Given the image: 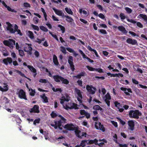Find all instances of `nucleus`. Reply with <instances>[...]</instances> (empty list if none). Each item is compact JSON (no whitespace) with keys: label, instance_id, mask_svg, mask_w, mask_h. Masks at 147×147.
<instances>
[{"label":"nucleus","instance_id":"nucleus-1","mask_svg":"<svg viewBox=\"0 0 147 147\" xmlns=\"http://www.w3.org/2000/svg\"><path fill=\"white\" fill-rule=\"evenodd\" d=\"M6 24L7 25L6 27L7 30L9 31L11 34H14L17 32V34H19L22 36V34L20 30L18 29V26L16 24H15L13 28L12 24L9 22H6Z\"/></svg>","mask_w":147,"mask_h":147},{"label":"nucleus","instance_id":"nucleus-2","mask_svg":"<svg viewBox=\"0 0 147 147\" xmlns=\"http://www.w3.org/2000/svg\"><path fill=\"white\" fill-rule=\"evenodd\" d=\"M61 120H59L58 121H55L54 122V124H51V125L55 129H57L58 127L59 129H62V128L60 127L61 126L62 123L65 122L66 119L63 116L61 118Z\"/></svg>","mask_w":147,"mask_h":147},{"label":"nucleus","instance_id":"nucleus-3","mask_svg":"<svg viewBox=\"0 0 147 147\" xmlns=\"http://www.w3.org/2000/svg\"><path fill=\"white\" fill-rule=\"evenodd\" d=\"M141 115V113L138 110H131L129 111V115L130 117L136 119H139V116Z\"/></svg>","mask_w":147,"mask_h":147},{"label":"nucleus","instance_id":"nucleus-4","mask_svg":"<svg viewBox=\"0 0 147 147\" xmlns=\"http://www.w3.org/2000/svg\"><path fill=\"white\" fill-rule=\"evenodd\" d=\"M77 106L76 104L70 102L66 103L65 104V105L63 106V108L67 110L68 109H78Z\"/></svg>","mask_w":147,"mask_h":147},{"label":"nucleus","instance_id":"nucleus-5","mask_svg":"<svg viewBox=\"0 0 147 147\" xmlns=\"http://www.w3.org/2000/svg\"><path fill=\"white\" fill-rule=\"evenodd\" d=\"M16 94L18 95V97L20 98L23 99L25 100H27L26 93L23 90L20 89L18 92L16 93Z\"/></svg>","mask_w":147,"mask_h":147},{"label":"nucleus","instance_id":"nucleus-6","mask_svg":"<svg viewBox=\"0 0 147 147\" xmlns=\"http://www.w3.org/2000/svg\"><path fill=\"white\" fill-rule=\"evenodd\" d=\"M95 127L97 129L101 130L103 132L105 131V128L100 122L98 123L95 122Z\"/></svg>","mask_w":147,"mask_h":147},{"label":"nucleus","instance_id":"nucleus-7","mask_svg":"<svg viewBox=\"0 0 147 147\" xmlns=\"http://www.w3.org/2000/svg\"><path fill=\"white\" fill-rule=\"evenodd\" d=\"M68 62L70 65V68L71 71H74L75 69L74 68V65L73 62V57L72 56H69V59L68 60Z\"/></svg>","mask_w":147,"mask_h":147},{"label":"nucleus","instance_id":"nucleus-8","mask_svg":"<svg viewBox=\"0 0 147 147\" xmlns=\"http://www.w3.org/2000/svg\"><path fill=\"white\" fill-rule=\"evenodd\" d=\"M86 89L90 94H93L95 93V90H96V88L92 86L87 85Z\"/></svg>","mask_w":147,"mask_h":147},{"label":"nucleus","instance_id":"nucleus-9","mask_svg":"<svg viewBox=\"0 0 147 147\" xmlns=\"http://www.w3.org/2000/svg\"><path fill=\"white\" fill-rule=\"evenodd\" d=\"M39 109V107L38 105H35L32 108L29 110V111L31 113H39L40 112Z\"/></svg>","mask_w":147,"mask_h":147},{"label":"nucleus","instance_id":"nucleus-10","mask_svg":"<svg viewBox=\"0 0 147 147\" xmlns=\"http://www.w3.org/2000/svg\"><path fill=\"white\" fill-rule=\"evenodd\" d=\"M128 125L129 126L128 129L132 131H133L134 128L135 123L133 120H129L128 121Z\"/></svg>","mask_w":147,"mask_h":147},{"label":"nucleus","instance_id":"nucleus-11","mask_svg":"<svg viewBox=\"0 0 147 147\" xmlns=\"http://www.w3.org/2000/svg\"><path fill=\"white\" fill-rule=\"evenodd\" d=\"M114 103L115 107L117 108L120 112H122L123 111L124 109L123 108L121 104L117 101L115 102Z\"/></svg>","mask_w":147,"mask_h":147},{"label":"nucleus","instance_id":"nucleus-12","mask_svg":"<svg viewBox=\"0 0 147 147\" xmlns=\"http://www.w3.org/2000/svg\"><path fill=\"white\" fill-rule=\"evenodd\" d=\"M28 50H26V48H24V50L25 52L27 53L28 54L31 55L32 54V48L31 47L32 45L31 44H28Z\"/></svg>","mask_w":147,"mask_h":147},{"label":"nucleus","instance_id":"nucleus-13","mask_svg":"<svg viewBox=\"0 0 147 147\" xmlns=\"http://www.w3.org/2000/svg\"><path fill=\"white\" fill-rule=\"evenodd\" d=\"M3 62L5 65H7L8 63L10 64L12 63V60L11 57H7L6 58L4 59L3 60Z\"/></svg>","mask_w":147,"mask_h":147},{"label":"nucleus","instance_id":"nucleus-14","mask_svg":"<svg viewBox=\"0 0 147 147\" xmlns=\"http://www.w3.org/2000/svg\"><path fill=\"white\" fill-rule=\"evenodd\" d=\"M64 127L68 130L73 131L74 129V125L72 124H67L65 125Z\"/></svg>","mask_w":147,"mask_h":147},{"label":"nucleus","instance_id":"nucleus-15","mask_svg":"<svg viewBox=\"0 0 147 147\" xmlns=\"http://www.w3.org/2000/svg\"><path fill=\"white\" fill-rule=\"evenodd\" d=\"M53 9L57 15L64 18L65 14L61 10L56 9L55 8H53Z\"/></svg>","mask_w":147,"mask_h":147},{"label":"nucleus","instance_id":"nucleus-16","mask_svg":"<svg viewBox=\"0 0 147 147\" xmlns=\"http://www.w3.org/2000/svg\"><path fill=\"white\" fill-rule=\"evenodd\" d=\"M126 42L129 44L132 45H135L137 44V41L135 39H132L131 38H128L126 40Z\"/></svg>","mask_w":147,"mask_h":147},{"label":"nucleus","instance_id":"nucleus-17","mask_svg":"<svg viewBox=\"0 0 147 147\" xmlns=\"http://www.w3.org/2000/svg\"><path fill=\"white\" fill-rule=\"evenodd\" d=\"M1 105H6V104L9 102V100L6 97H2L1 99Z\"/></svg>","mask_w":147,"mask_h":147},{"label":"nucleus","instance_id":"nucleus-18","mask_svg":"<svg viewBox=\"0 0 147 147\" xmlns=\"http://www.w3.org/2000/svg\"><path fill=\"white\" fill-rule=\"evenodd\" d=\"M117 28L120 31H121L123 34H126L127 33V31L123 26H120L118 27Z\"/></svg>","mask_w":147,"mask_h":147},{"label":"nucleus","instance_id":"nucleus-19","mask_svg":"<svg viewBox=\"0 0 147 147\" xmlns=\"http://www.w3.org/2000/svg\"><path fill=\"white\" fill-rule=\"evenodd\" d=\"M61 77L58 75H56L53 76V78L55 82H60Z\"/></svg>","mask_w":147,"mask_h":147},{"label":"nucleus","instance_id":"nucleus-20","mask_svg":"<svg viewBox=\"0 0 147 147\" xmlns=\"http://www.w3.org/2000/svg\"><path fill=\"white\" fill-rule=\"evenodd\" d=\"M53 62L55 65L58 66L59 65L57 57L55 55H53Z\"/></svg>","mask_w":147,"mask_h":147},{"label":"nucleus","instance_id":"nucleus-21","mask_svg":"<svg viewBox=\"0 0 147 147\" xmlns=\"http://www.w3.org/2000/svg\"><path fill=\"white\" fill-rule=\"evenodd\" d=\"M138 18H142L147 23V16L146 15L140 14L138 16Z\"/></svg>","mask_w":147,"mask_h":147},{"label":"nucleus","instance_id":"nucleus-22","mask_svg":"<svg viewBox=\"0 0 147 147\" xmlns=\"http://www.w3.org/2000/svg\"><path fill=\"white\" fill-rule=\"evenodd\" d=\"M40 96L43 99L42 101L43 102L46 103L49 102L48 98L47 96H46L45 93L43 94L42 95H40Z\"/></svg>","mask_w":147,"mask_h":147},{"label":"nucleus","instance_id":"nucleus-23","mask_svg":"<svg viewBox=\"0 0 147 147\" xmlns=\"http://www.w3.org/2000/svg\"><path fill=\"white\" fill-rule=\"evenodd\" d=\"M60 81L62 82V84L66 85L68 84L69 83V81L67 79L65 78L62 77H61L60 79Z\"/></svg>","mask_w":147,"mask_h":147},{"label":"nucleus","instance_id":"nucleus-24","mask_svg":"<svg viewBox=\"0 0 147 147\" xmlns=\"http://www.w3.org/2000/svg\"><path fill=\"white\" fill-rule=\"evenodd\" d=\"M75 92L77 94L79 97H80L81 99L82 98V96L80 90L78 89L77 88H76L75 89Z\"/></svg>","mask_w":147,"mask_h":147},{"label":"nucleus","instance_id":"nucleus-25","mask_svg":"<svg viewBox=\"0 0 147 147\" xmlns=\"http://www.w3.org/2000/svg\"><path fill=\"white\" fill-rule=\"evenodd\" d=\"M28 36L31 39H33L34 38V34L33 32L30 31H28L27 33Z\"/></svg>","mask_w":147,"mask_h":147},{"label":"nucleus","instance_id":"nucleus-26","mask_svg":"<svg viewBox=\"0 0 147 147\" xmlns=\"http://www.w3.org/2000/svg\"><path fill=\"white\" fill-rule=\"evenodd\" d=\"M9 47L11 48L13 47V45L15 44V41L12 39H10L9 40Z\"/></svg>","mask_w":147,"mask_h":147},{"label":"nucleus","instance_id":"nucleus-27","mask_svg":"<svg viewBox=\"0 0 147 147\" xmlns=\"http://www.w3.org/2000/svg\"><path fill=\"white\" fill-rule=\"evenodd\" d=\"M64 17H65L66 18L65 20L67 22H71L72 21H74L73 18L68 16L65 15Z\"/></svg>","mask_w":147,"mask_h":147},{"label":"nucleus","instance_id":"nucleus-28","mask_svg":"<svg viewBox=\"0 0 147 147\" xmlns=\"http://www.w3.org/2000/svg\"><path fill=\"white\" fill-rule=\"evenodd\" d=\"M93 109L96 111L100 110L102 111L103 110L102 108H101L99 105H96L93 107Z\"/></svg>","mask_w":147,"mask_h":147},{"label":"nucleus","instance_id":"nucleus-29","mask_svg":"<svg viewBox=\"0 0 147 147\" xmlns=\"http://www.w3.org/2000/svg\"><path fill=\"white\" fill-rule=\"evenodd\" d=\"M88 140H83L82 141V142L79 145L80 147L82 146V147H84L85 146L86 143H87L88 144Z\"/></svg>","mask_w":147,"mask_h":147},{"label":"nucleus","instance_id":"nucleus-30","mask_svg":"<svg viewBox=\"0 0 147 147\" xmlns=\"http://www.w3.org/2000/svg\"><path fill=\"white\" fill-rule=\"evenodd\" d=\"M8 90L7 85L3 86V88L0 86V90L2 92H5L7 91Z\"/></svg>","mask_w":147,"mask_h":147},{"label":"nucleus","instance_id":"nucleus-31","mask_svg":"<svg viewBox=\"0 0 147 147\" xmlns=\"http://www.w3.org/2000/svg\"><path fill=\"white\" fill-rule=\"evenodd\" d=\"M27 67L33 73H36V69L32 66L28 65Z\"/></svg>","mask_w":147,"mask_h":147},{"label":"nucleus","instance_id":"nucleus-32","mask_svg":"<svg viewBox=\"0 0 147 147\" xmlns=\"http://www.w3.org/2000/svg\"><path fill=\"white\" fill-rule=\"evenodd\" d=\"M114 141L117 144H118L119 146L120 147H127L128 145L127 144H122L119 143L117 141V139H114Z\"/></svg>","mask_w":147,"mask_h":147},{"label":"nucleus","instance_id":"nucleus-33","mask_svg":"<svg viewBox=\"0 0 147 147\" xmlns=\"http://www.w3.org/2000/svg\"><path fill=\"white\" fill-rule=\"evenodd\" d=\"M75 134L76 136L80 138H82V137L80 136V134L81 133V131L78 129H76L75 131Z\"/></svg>","mask_w":147,"mask_h":147},{"label":"nucleus","instance_id":"nucleus-34","mask_svg":"<svg viewBox=\"0 0 147 147\" xmlns=\"http://www.w3.org/2000/svg\"><path fill=\"white\" fill-rule=\"evenodd\" d=\"M119 76H120L121 77H123V75L121 73H119L118 74H112V76H111V77H119Z\"/></svg>","mask_w":147,"mask_h":147},{"label":"nucleus","instance_id":"nucleus-35","mask_svg":"<svg viewBox=\"0 0 147 147\" xmlns=\"http://www.w3.org/2000/svg\"><path fill=\"white\" fill-rule=\"evenodd\" d=\"M65 10L68 14L72 15L73 12L70 8H68L66 7L65 8Z\"/></svg>","mask_w":147,"mask_h":147},{"label":"nucleus","instance_id":"nucleus-36","mask_svg":"<svg viewBox=\"0 0 147 147\" xmlns=\"http://www.w3.org/2000/svg\"><path fill=\"white\" fill-rule=\"evenodd\" d=\"M57 26L58 27L60 28L61 30L62 31V33H64L65 31V27L60 24H58Z\"/></svg>","mask_w":147,"mask_h":147},{"label":"nucleus","instance_id":"nucleus-37","mask_svg":"<svg viewBox=\"0 0 147 147\" xmlns=\"http://www.w3.org/2000/svg\"><path fill=\"white\" fill-rule=\"evenodd\" d=\"M98 31L102 34H107V32L106 31L103 29H98Z\"/></svg>","mask_w":147,"mask_h":147},{"label":"nucleus","instance_id":"nucleus-38","mask_svg":"<svg viewBox=\"0 0 147 147\" xmlns=\"http://www.w3.org/2000/svg\"><path fill=\"white\" fill-rule=\"evenodd\" d=\"M40 30L45 32H47L48 31V30L46 27L43 26H40Z\"/></svg>","mask_w":147,"mask_h":147},{"label":"nucleus","instance_id":"nucleus-39","mask_svg":"<svg viewBox=\"0 0 147 147\" xmlns=\"http://www.w3.org/2000/svg\"><path fill=\"white\" fill-rule=\"evenodd\" d=\"M31 26L34 30H36L37 31H38L39 30L38 27L37 26L34 25L33 24H32L31 25Z\"/></svg>","mask_w":147,"mask_h":147},{"label":"nucleus","instance_id":"nucleus-40","mask_svg":"<svg viewBox=\"0 0 147 147\" xmlns=\"http://www.w3.org/2000/svg\"><path fill=\"white\" fill-rule=\"evenodd\" d=\"M60 48L61 49V51L64 54H66V49L63 46H61L60 47Z\"/></svg>","mask_w":147,"mask_h":147},{"label":"nucleus","instance_id":"nucleus-41","mask_svg":"<svg viewBox=\"0 0 147 147\" xmlns=\"http://www.w3.org/2000/svg\"><path fill=\"white\" fill-rule=\"evenodd\" d=\"M86 67L90 71H95V68L90 67L88 65L86 66Z\"/></svg>","mask_w":147,"mask_h":147},{"label":"nucleus","instance_id":"nucleus-42","mask_svg":"<svg viewBox=\"0 0 147 147\" xmlns=\"http://www.w3.org/2000/svg\"><path fill=\"white\" fill-rule=\"evenodd\" d=\"M6 8H7V10L9 11L12 12H16V11L14 9H12L10 7L7 6Z\"/></svg>","mask_w":147,"mask_h":147},{"label":"nucleus","instance_id":"nucleus-43","mask_svg":"<svg viewBox=\"0 0 147 147\" xmlns=\"http://www.w3.org/2000/svg\"><path fill=\"white\" fill-rule=\"evenodd\" d=\"M127 20L128 22H129L133 24H135L137 23V22L136 21L132 19H129L128 18H127Z\"/></svg>","mask_w":147,"mask_h":147},{"label":"nucleus","instance_id":"nucleus-44","mask_svg":"<svg viewBox=\"0 0 147 147\" xmlns=\"http://www.w3.org/2000/svg\"><path fill=\"white\" fill-rule=\"evenodd\" d=\"M125 10L126 11L127 13L129 14L131 13L132 11L131 8L127 7L125 8Z\"/></svg>","mask_w":147,"mask_h":147},{"label":"nucleus","instance_id":"nucleus-45","mask_svg":"<svg viewBox=\"0 0 147 147\" xmlns=\"http://www.w3.org/2000/svg\"><path fill=\"white\" fill-rule=\"evenodd\" d=\"M119 16L121 18V19L122 20H124L126 18V17L125 14L122 13H120Z\"/></svg>","mask_w":147,"mask_h":147},{"label":"nucleus","instance_id":"nucleus-46","mask_svg":"<svg viewBox=\"0 0 147 147\" xmlns=\"http://www.w3.org/2000/svg\"><path fill=\"white\" fill-rule=\"evenodd\" d=\"M33 21L34 22V24H36L38 23V22L39 20L37 17H35L33 18Z\"/></svg>","mask_w":147,"mask_h":147},{"label":"nucleus","instance_id":"nucleus-47","mask_svg":"<svg viewBox=\"0 0 147 147\" xmlns=\"http://www.w3.org/2000/svg\"><path fill=\"white\" fill-rule=\"evenodd\" d=\"M18 51L19 55L21 57H23L24 55V51L21 49H19Z\"/></svg>","mask_w":147,"mask_h":147},{"label":"nucleus","instance_id":"nucleus-48","mask_svg":"<svg viewBox=\"0 0 147 147\" xmlns=\"http://www.w3.org/2000/svg\"><path fill=\"white\" fill-rule=\"evenodd\" d=\"M40 120V118H38L37 119H35L33 122L34 125H36V123H39Z\"/></svg>","mask_w":147,"mask_h":147},{"label":"nucleus","instance_id":"nucleus-49","mask_svg":"<svg viewBox=\"0 0 147 147\" xmlns=\"http://www.w3.org/2000/svg\"><path fill=\"white\" fill-rule=\"evenodd\" d=\"M138 106L141 108H142V102L140 100H138L137 101Z\"/></svg>","mask_w":147,"mask_h":147},{"label":"nucleus","instance_id":"nucleus-50","mask_svg":"<svg viewBox=\"0 0 147 147\" xmlns=\"http://www.w3.org/2000/svg\"><path fill=\"white\" fill-rule=\"evenodd\" d=\"M24 6L26 7H30L31 5L30 4L27 2H25L23 4Z\"/></svg>","mask_w":147,"mask_h":147},{"label":"nucleus","instance_id":"nucleus-51","mask_svg":"<svg viewBox=\"0 0 147 147\" xmlns=\"http://www.w3.org/2000/svg\"><path fill=\"white\" fill-rule=\"evenodd\" d=\"M132 89L135 92L136 94H138L139 90L135 86H134L132 87Z\"/></svg>","mask_w":147,"mask_h":147},{"label":"nucleus","instance_id":"nucleus-52","mask_svg":"<svg viewBox=\"0 0 147 147\" xmlns=\"http://www.w3.org/2000/svg\"><path fill=\"white\" fill-rule=\"evenodd\" d=\"M95 71L98 72L99 73H103V70L100 68H95Z\"/></svg>","mask_w":147,"mask_h":147},{"label":"nucleus","instance_id":"nucleus-53","mask_svg":"<svg viewBox=\"0 0 147 147\" xmlns=\"http://www.w3.org/2000/svg\"><path fill=\"white\" fill-rule=\"evenodd\" d=\"M86 113L87 112L84 109H82L80 110V113L81 115H85Z\"/></svg>","mask_w":147,"mask_h":147},{"label":"nucleus","instance_id":"nucleus-54","mask_svg":"<svg viewBox=\"0 0 147 147\" xmlns=\"http://www.w3.org/2000/svg\"><path fill=\"white\" fill-rule=\"evenodd\" d=\"M51 115L52 118H54L56 117L57 115V114L55 113L54 111H53L51 114Z\"/></svg>","mask_w":147,"mask_h":147},{"label":"nucleus","instance_id":"nucleus-55","mask_svg":"<svg viewBox=\"0 0 147 147\" xmlns=\"http://www.w3.org/2000/svg\"><path fill=\"white\" fill-rule=\"evenodd\" d=\"M66 49L69 52L71 53H73L74 51L73 49L70 47H67L66 48Z\"/></svg>","mask_w":147,"mask_h":147},{"label":"nucleus","instance_id":"nucleus-56","mask_svg":"<svg viewBox=\"0 0 147 147\" xmlns=\"http://www.w3.org/2000/svg\"><path fill=\"white\" fill-rule=\"evenodd\" d=\"M47 80L46 79H41L39 80V82L41 83H46L47 82Z\"/></svg>","mask_w":147,"mask_h":147},{"label":"nucleus","instance_id":"nucleus-57","mask_svg":"<svg viewBox=\"0 0 147 147\" xmlns=\"http://www.w3.org/2000/svg\"><path fill=\"white\" fill-rule=\"evenodd\" d=\"M81 77H82L79 74H78V75L76 76H73V78L74 79H75V78L80 79L81 78Z\"/></svg>","mask_w":147,"mask_h":147},{"label":"nucleus","instance_id":"nucleus-58","mask_svg":"<svg viewBox=\"0 0 147 147\" xmlns=\"http://www.w3.org/2000/svg\"><path fill=\"white\" fill-rule=\"evenodd\" d=\"M77 82L78 83V85L81 87L82 86V81L81 80H79L78 81H77Z\"/></svg>","mask_w":147,"mask_h":147},{"label":"nucleus","instance_id":"nucleus-59","mask_svg":"<svg viewBox=\"0 0 147 147\" xmlns=\"http://www.w3.org/2000/svg\"><path fill=\"white\" fill-rule=\"evenodd\" d=\"M3 43L5 45L9 47V40H4L3 41Z\"/></svg>","mask_w":147,"mask_h":147},{"label":"nucleus","instance_id":"nucleus-60","mask_svg":"<svg viewBox=\"0 0 147 147\" xmlns=\"http://www.w3.org/2000/svg\"><path fill=\"white\" fill-rule=\"evenodd\" d=\"M62 98H63L64 100L65 101H67V102H68L69 101V100L70 99V97L68 96H67L66 97H65V96H62Z\"/></svg>","mask_w":147,"mask_h":147},{"label":"nucleus","instance_id":"nucleus-61","mask_svg":"<svg viewBox=\"0 0 147 147\" xmlns=\"http://www.w3.org/2000/svg\"><path fill=\"white\" fill-rule=\"evenodd\" d=\"M80 20L81 22H83V23H84V24H86L88 23V25L89 24V23H88V22L87 21H86L84 19H83L82 18H80Z\"/></svg>","mask_w":147,"mask_h":147},{"label":"nucleus","instance_id":"nucleus-62","mask_svg":"<svg viewBox=\"0 0 147 147\" xmlns=\"http://www.w3.org/2000/svg\"><path fill=\"white\" fill-rule=\"evenodd\" d=\"M17 72L21 76L26 77V76H25L24 74L22 73L21 71L18 70L17 71Z\"/></svg>","mask_w":147,"mask_h":147},{"label":"nucleus","instance_id":"nucleus-63","mask_svg":"<svg viewBox=\"0 0 147 147\" xmlns=\"http://www.w3.org/2000/svg\"><path fill=\"white\" fill-rule=\"evenodd\" d=\"M137 26L140 28H142L143 27V25L141 23L139 22H138L136 23Z\"/></svg>","mask_w":147,"mask_h":147},{"label":"nucleus","instance_id":"nucleus-64","mask_svg":"<svg viewBox=\"0 0 147 147\" xmlns=\"http://www.w3.org/2000/svg\"><path fill=\"white\" fill-rule=\"evenodd\" d=\"M113 125L116 127H118V125L117 122L114 121H111Z\"/></svg>","mask_w":147,"mask_h":147}]
</instances>
